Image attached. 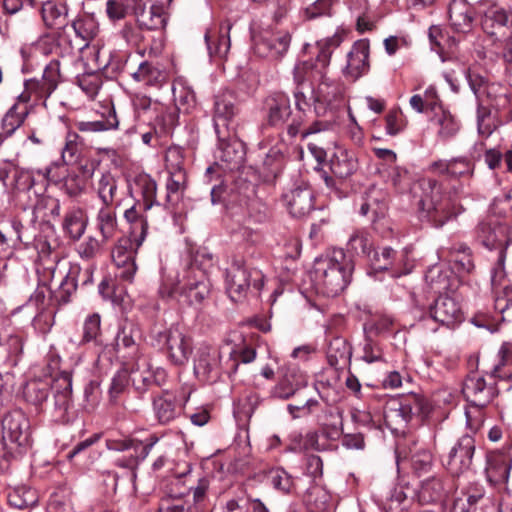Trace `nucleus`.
<instances>
[{"instance_id": "4c0bfd02", "label": "nucleus", "mask_w": 512, "mask_h": 512, "mask_svg": "<svg viewBox=\"0 0 512 512\" xmlns=\"http://www.w3.org/2000/svg\"><path fill=\"white\" fill-rule=\"evenodd\" d=\"M351 346L343 338L333 339L327 349V360L330 366L338 368L350 361Z\"/></svg>"}, {"instance_id": "f03ea898", "label": "nucleus", "mask_w": 512, "mask_h": 512, "mask_svg": "<svg viewBox=\"0 0 512 512\" xmlns=\"http://www.w3.org/2000/svg\"><path fill=\"white\" fill-rule=\"evenodd\" d=\"M353 265L342 249L318 259L315 266V281L321 293L328 297L340 294L349 284Z\"/></svg>"}, {"instance_id": "dca6fc26", "label": "nucleus", "mask_w": 512, "mask_h": 512, "mask_svg": "<svg viewBox=\"0 0 512 512\" xmlns=\"http://www.w3.org/2000/svg\"><path fill=\"white\" fill-rule=\"evenodd\" d=\"M152 0H136L128 3L133 9L140 28L146 30H158L164 28L166 17L164 7L161 4H152L149 10L146 5Z\"/></svg>"}, {"instance_id": "de8ad7c7", "label": "nucleus", "mask_w": 512, "mask_h": 512, "mask_svg": "<svg viewBox=\"0 0 512 512\" xmlns=\"http://www.w3.org/2000/svg\"><path fill=\"white\" fill-rule=\"evenodd\" d=\"M119 121L114 108L109 109L105 120L98 121H81L77 124V128L81 132H101L111 129H117Z\"/></svg>"}, {"instance_id": "5701e85b", "label": "nucleus", "mask_w": 512, "mask_h": 512, "mask_svg": "<svg viewBox=\"0 0 512 512\" xmlns=\"http://www.w3.org/2000/svg\"><path fill=\"white\" fill-rule=\"evenodd\" d=\"M92 188L97 194L102 206H119L120 190L118 180L111 172L101 173L92 183Z\"/></svg>"}, {"instance_id": "f257e3e1", "label": "nucleus", "mask_w": 512, "mask_h": 512, "mask_svg": "<svg viewBox=\"0 0 512 512\" xmlns=\"http://www.w3.org/2000/svg\"><path fill=\"white\" fill-rule=\"evenodd\" d=\"M211 283L205 272L195 265H190L182 279L179 275H166L159 287V295L163 299L183 297L190 305H200L210 294Z\"/></svg>"}, {"instance_id": "aec40b11", "label": "nucleus", "mask_w": 512, "mask_h": 512, "mask_svg": "<svg viewBox=\"0 0 512 512\" xmlns=\"http://www.w3.org/2000/svg\"><path fill=\"white\" fill-rule=\"evenodd\" d=\"M449 23L458 33L472 31L475 20V11L466 0H452L448 7Z\"/></svg>"}, {"instance_id": "09e8293b", "label": "nucleus", "mask_w": 512, "mask_h": 512, "mask_svg": "<svg viewBox=\"0 0 512 512\" xmlns=\"http://www.w3.org/2000/svg\"><path fill=\"white\" fill-rule=\"evenodd\" d=\"M9 181L8 192H30L35 184V179L30 171L19 169L15 166V170Z\"/></svg>"}, {"instance_id": "6e6552de", "label": "nucleus", "mask_w": 512, "mask_h": 512, "mask_svg": "<svg viewBox=\"0 0 512 512\" xmlns=\"http://www.w3.org/2000/svg\"><path fill=\"white\" fill-rule=\"evenodd\" d=\"M290 43L287 31L265 30L254 37V51L263 58L279 59L287 53Z\"/></svg>"}, {"instance_id": "6ab92c4d", "label": "nucleus", "mask_w": 512, "mask_h": 512, "mask_svg": "<svg viewBox=\"0 0 512 512\" xmlns=\"http://www.w3.org/2000/svg\"><path fill=\"white\" fill-rule=\"evenodd\" d=\"M220 358V352L216 348L200 347L194 363L197 376L207 381H215L220 375Z\"/></svg>"}, {"instance_id": "a211bd4d", "label": "nucleus", "mask_w": 512, "mask_h": 512, "mask_svg": "<svg viewBox=\"0 0 512 512\" xmlns=\"http://www.w3.org/2000/svg\"><path fill=\"white\" fill-rule=\"evenodd\" d=\"M318 87L315 91V113L321 115L326 108H335L342 98L340 85L326 76V70H323V76L317 78Z\"/></svg>"}, {"instance_id": "37998d69", "label": "nucleus", "mask_w": 512, "mask_h": 512, "mask_svg": "<svg viewBox=\"0 0 512 512\" xmlns=\"http://www.w3.org/2000/svg\"><path fill=\"white\" fill-rule=\"evenodd\" d=\"M77 273H79V265H71L66 275L61 279L56 294L59 303L66 304L70 301L71 295L78 286Z\"/></svg>"}, {"instance_id": "6e6d98bb", "label": "nucleus", "mask_w": 512, "mask_h": 512, "mask_svg": "<svg viewBox=\"0 0 512 512\" xmlns=\"http://www.w3.org/2000/svg\"><path fill=\"white\" fill-rule=\"evenodd\" d=\"M269 481L276 490L289 494L294 488V479L283 468L272 469L269 472Z\"/></svg>"}, {"instance_id": "052dcab7", "label": "nucleus", "mask_w": 512, "mask_h": 512, "mask_svg": "<svg viewBox=\"0 0 512 512\" xmlns=\"http://www.w3.org/2000/svg\"><path fill=\"white\" fill-rule=\"evenodd\" d=\"M425 280L435 293H442L450 289L449 277L439 267L430 268L425 275Z\"/></svg>"}, {"instance_id": "a18cd8bd", "label": "nucleus", "mask_w": 512, "mask_h": 512, "mask_svg": "<svg viewBox=\"0 0 512 512\" xmlns=\"http://www.w3.org/2000/svg\"><path fill=\"white\" fill-rule=\"evenodd\" d=\"M56 391L54 394L55 406L60 411H66L69 408L72 394V379L69 373L63 375L56 381Z\"/></svg>"}, {"instance_id": "ddd939ff", "label": "nucleus", "mask_w": 512, "mask_h": 512, "mask_svg": "<svg viewBox=\"0 0 512 512\" xmlns=\"http://www.w3.org/2000/svg\"><path fill=\"white\" fill-rule=\"evenodd\" d=\"M431 318L449 328L455 327L463 320V312L459 302L452 296L441 295L429 308Z\"/></svg>"}, {"instance_id": "bf43d9fd", "label": "nucleus", "mask_w": 512, "mask_h": 512, "mask_svg": "<svg viewBox=\"0 0 512 512\" xmlns=\"http://www.w3.org/2000/svg\"><path fill=\"white\" fill-rule=\"evenodd\" d=\"M395 256L396 252L391 247H382L373 250L368 258L375 270H387L392 266Z\"/></svg>"}, {"instance_id": "8fccbe9b", "label": "nucleus", "mask_w": 512, "mask_h": 512, "mask_svg": "<svg viewBox=\"0 0 512 512\" xmlns=\"http://www.w3.org/2000/svg\"><path fill=\"white\" fill-rule=\"evenodd\" d=\"M141 339L140 330L133 323L124 324L116 337L118 348L136 350V346Z\"/></svg>"}, {"instance_id": "e2e57ef3", "label": "nucleus", "mask_w": 512, "mask_h": 512, "mask_svg": "<svg viewBox=\"0 0 512 512\" xmlns=\"http://www.w3.org/2000/svg\"><path fill=\"white\" fill-rule=\"evenodd\" d=\"M474 173V164L467 157H454L450 159V178L471 177Z\"/></svg>"}, {"instance_id": "20e7f679", "label": "nucleus", "mask_w": 512, "mask_h": 512, "mask_svg": "<svg viewBox=\"0 0 512 512\" xmlns=\"http://www.w3.org/2000/svg\"><path fill=\"white\" fill-rule=\"evenodd\" d=\"M264 285L261 270L249 267L243 259L234 260L226 272V288L233 301H239L252 288L259 292Z\"/></svg>"}, {"instance_id": "4d7b16f0", "label": "nucleus", "mask_w": 512, "mask_h": 512, "mask_svg": "<svg viewBox=\"0 0 512 512\" xmlns=\"http://www.w3.org/2000/svg\"><path fill=\"white\" fill-rule=\"evenodd\" d=\"M168 174L166 199L168 203L174 204L179 200V195L185 188L186 176L185 172H171Z\"/></svg>"}, {"instance_id": "5fc2aeb1", "label": "nucleus", "mask_w": 512, "mask_h": 512, "mask_svg": "<svg viewBox=\"0 0 512 512\" xmlns=\"http://www.w3.org/2000/svg\"><path fill=\"white\" fill-rule=\"evenodd\" d=\"M323 449V446L319 444V436L316 432H309L305 436H295L288 447V450L292 452H303L307 450L321 451Z\"/></svg>"}, {"instance_id": "9d476101", "label": "nucleus", "mask_w": 512, "mask_h": 512, "mask_svg": "<svg viewBox=\"0 0 512 512\" xmlns=\"http://www.w3.org/2000/svg\"><path fill=\"white\" fill-rule=\"evenodd\" d=\"M481 27L488 36L502 41L512 33V11L496 4L487 7L481 18Z\"/></svg>"}, {"instance_id": "473e14b6", "label": "nucleus", "mask_w": 512, "mask_h": 512, "mask_svg": "<svg viewBox=\"0 0 512 512\" xmlns=\"http://www.w3.org/2000/svg\"><path fill=\"white\" fill-rule=\"evenodd\" d=\"M131 76L135 81L153 87H160L166 78L160 67L148 61L141 62L137 70L131 73Z\"/></svg>"}, {"instance_id": "c756f323", "label": "nucleus", "mask_w": 512, "mask_h": 512, "mask_svg": "<svg viewBox=\"0 0 512 512\" xmlns=\"http://www.w3.org/2000/svg\"><path fill=\"white\" fill-rule=\"evenodd\" d=\"M416 497L418 502L423 505L440 502L445 497V487L442 478L431 476L422 480L416 491Z\"/></svg>"}, {"instance_id": "13d9d810", "label": "nucleus", "mask_w": 512, "mask_h": 512, "mask_svg": "<svg viewBox=\"0 0 512 512\" xmlns=\"http://www.w3.org/2000/svg\"><path fill=\"white\" fill-rule=\"evenodd\" d=\"M37 249L40 259L47 264L50 262L51 265L45 267V269L49 271L51 274V281H53L58 269L60 256L57 252L53 251L50 243L45 240L38 242Z\"/></svg>"}, {"instance_id": "c03bdc74", "label": "nucleus", "mask_w": 512, "mask_h": 512, "mask_svg": "<svg viewBox=\"0 0 512 512\" xmlns=\"http://www.w3.org/2000/svg\"><path fill=\"white\" fill-rule=\"evenodd\" d=\"M135 188L143 199V207L149 210L156 203V182L147 174H139L134 180Z\"/></svg>"}, {"instance_id": "a19ab883", "label": "nucleus", "mask_w": 512, "mask_h": 512, "mask_svg": "<svg viewBox=\"0 0 512 512\" xmlns=\"http://www.w3.org/2000/svg\"><path fill=\"white\" fill-rule=\"evenodd\" d=\"M450 258L453 268L457 273L463 275L473 271L474 262L471 250L467 246L461 244L458 247H452L450 249Z\"/></svg>"}, {"instance_id": "393cba45", "label": "nucleus", "mask_w": 512, "mask_h": 512, "mask_svg": "<svg viewBox=\"0 0 512 512\" xmlns=\"http://www.w3.org/2000/svg\"><path fill=\"white\" fill-rule=\"evenodd\" d=\"M284 198L293 217H305L314 209L313 192L307 187L295 188L286 193Z\"/></svg>"}, {"instance_id": "7c9ffc66", "label": "nucleus", "mask_w": 512, "mask_h": 512, "mask_svg": "<svg viewBox=\"0 0 512 512\" xmlns=\"http://www.w3.org/2000/svg\"><path fill=\"white\" fill-rule=\"evenodd\" d=\"M41 15L45 26L49 29L61 30L68 23V9L64 3L53 1L43 3Z\"/></svg>"}, {"instance_id": "3c124183", "label": "nucleus", "mask_w": 512, "mask_h": 512, "mask_svg": "<svg viewBox=\"0 0 512 512\" xmlns=\"http://www.w3.org/2000/svg\"><path fill=\"white\" fill-rule=\"evenodd\" d=\"M500 360L491 372V377L510 379L512 377V351L503 345L499 350Z\"/></svg>"}, {"instance_id": "49530a36", "label": "nucleus", "mask_w": 512, "mask_h": 512, "mask_svg": "<svg viewBox=\"0 0 512 512\" xmlns=\"http://www.w3.org/2000/svg\"><path fill=\"white\" fill-rule=\"evenodd\" d=\"M348 250L356 255L370 257L372 253V239L365 230H356L347 243Z\"/></svg>"}, {"instance_id": "69168bd1", "label": "nucleus", "mask_w": 512, "mask_h": 512, "mask_svg": "<svg viewBox=\"0 0 512 512\" xmlns=\"http://www.w3.org/2000/svg\"><path fill=\"white\" fill-rule=\"evenodd\" d=\"M316 65V60L315 62L302 61L297 63L293 69L295 82L299 85L308 78L317 80V78L320 76V73L317 71Z\"/></svg>"}, {"instance_id": "2f4dec72", "label": "nucleus", "mask_w": 512, "mask_h": 512, "mask_svg": "<svg viewBox=\"0 0 512 512\" xmlns=\"http://www.w3.org/2000/svg\"><path fill=\"white\" fill-rule=\"evenodd\" d=\"M20 98L23 102L14 104L2 119L1 130L4 131L5 136H12V134L23 124L26 116L28 115L26 102L28 101L29 96L22 94Z\"/></svg>"}, {"instance_id": "c85d7f7f", "label": "nucleus", "mask_w": 512, "mask_h": 512, "mask_svg": "<svg viewBox=\"0 0 512 512\" xmlns=\"http://www.w3.org/2000/svg\"><path fill=\"white\" fill-rule=\"evenodd\" d=\"M231 24L228 22L222 23L216 30H208L205 34V41L209 54L219 57H225L230 49L229 32Z\"/></svg>"}, {"instance_id": "4468645a", "label": "nucleus", "mask_w": 512, "mask_h": 512, "mask_svg": "<svg viewBox=\"0 0 512 512\" xmlns=\"http://www.w3.org/2000/svg\"><path fill=\"white\" fill-rule=\"evenodd\" d=\"M369 54L370 44L367 39L354 42L347 53V63L343 68V74L352 80H357L367 74L370 69Z\"/></svg>"}, {"instance_id": "412c9836", "label": "nucleus", "mask_w": 512, "mask_h": 512, "mask_svg": "<svg viewBox=\"0 0 512 512\" xmlns=\"http://www.w3.org/2000/svg\"><path fill=\"white\" fill-rule=\"evenodd\" d=\"M137 248L130 237L129 240H121L112 250L113 262L118 268L122 269L118 276L123 280L129 281L135 274L134 250Z\"/></svg>"}, {"instance_id": "603ef678", "label": "nucleus", "mask_w": 512, "mask_h": 512, "mask_svg": "<svg viewBox=\"0 0 512 512\" xmlns=\"http://www.w3.org/2000/svg\"><path fill=\"white\" fill-rule=\"evenodd\" d=\"M49 395V384L43 381H31L24 389L26 400L34 405L42 404Z\"/></svg>"}, {"instance_id": "79ce46f5", "label": "nucleus", "mask_w": 512, "mask_h": 512, "mask_svg": "<svg viewBox=\"0 0 512 512\" xmlns=\"http://www.w3.org/2000/svg\"><path fill=\"white\" fill-rule=\"evenodd\" d=\"M295 106L297 113L293 114L291 123L288 125L287 133L291 137H295L300 132V127L305 123V112L310 107V104L302 91L298 88L294 92Z\"/></svg>"}, {"instance_id": "bb28decb", "label": "nucleus", "mask_w": 512, "mask_h": 512, "mask_svg": "<svg viewBox=\"0 0 512 512\" xmlns=\"http://www.w3.org/2000/svg\"><path fill=\"white\" fill-rule=\"evenodd\" d=\"M332 174L340 179L350 177L358 168L355 154L343 148H337L329 160Z\"/></svg>"}, {"instance_id": "f704fd0d", "label": "nucleus", "mask_w": 512, "mask_h": 512, "mask_svg": "<svg viewBox=\"0 0 512 512\" xmlns=\"http://www.w3.org/2000/svg\"><path fill=\"white\" fill-rule=\"evenodd\" d=\"M132 385L139 392H145L155 383V373L146 359H140L130 373Z\"/></svg>"}, {"instance_id": "f8f14e48", "label": "nucleus", "mask_w": 512, "mask_h": 512, "mask_svg": "<svg viewBox=\"0 0 512 512\" xmlns=\"http://www.w3.org/2000/svg\"><path fill=\"white\" fill-rule=\"evenodd\" d=\"M465 399L474 406L486 407L498 395L496 382H487L483 376L469 375L462 389Z\"/></svg>"}, {"instance_id": "a878e982", "label": "nucleus", "mask_w": 512, "mask_h": 512, "mask_svg": "<svg viewBox=\"0 0 512 512\" xmlns=\"http://www.w3.org/2000/svg\"><path fill=\"white\" fill-rule=\"evenodd\" d=\"M235 98L232 93L216 96L214 103V128L217 135L222 129H227L230 120L236 115Z\"/></svg>"}, {"instance_id": "0e129e2a", "label": "nucleus", "mask_w": 512, "mask_h": 512, "mask_svg": "<svg viewBox=\"0 0 512 512\" xmlns=\"http://www.w3.org/2000/svg\"><path fill=\"white\" fill-rule=\"evenodd\" d=\"M101 319L99 314L89 315L83 324L82 342H97L101 332Z\"/></svg>"}, {"instance_id": "c9c22d12", "label": "nucleus", "mask_w": 512, "mask_h": 512, "mask_svg": "<svg viewBox=\"0 0 512 512\" xmlns=\"http://www.w3.org/2000/svg\"><path fill=\"white\" fill-rule=\"evenodd\" d=\"M218 136V158L228 164L240 163L243 159V151L241 143L227 139L224 131H220Z\"/></svg>"}, {"instance_id": "cd10ccee", "label": "nucleus", "mask_w": 512, "mask_h": 512, "mask_svg": "<svg viewBox=\"0 0 512 512\" xmlns=\"http://www.w3.org/2000/svg\"><path fill=\"white\" fill-rule=\"evenodd\" d=\"M345 33L343 30H337L332 36L325 37L316 42L318 53L316 56V69L323 76V70H327L330 65L331 56L343 42Z\"/></svg>"}, {"instance_id": "58836bf2", "label": "nucleus", "mask_w": 512, "mask_h": 512, "mask_svg": "<svg viewBox=\"0 0 512 512\" xmlns=\"http://www.w3.org/2000/svg\"><path fill=\"white\" fill-rule=\"evenodd\" d=\"M87 225L84 211L74 208L66 213L63 221V229L73 240H78L85 232Z\"/></svg>"}, {"instance_id": "f3484780", "label": "nucleus", "mask_w": 512, "mask_h": 512, "mask_svg": "<svg viewBox=\"0 0 512 512\" xmlns=\"http://www.w3.org/2000/svg\"><path fill=\"white\" fill-rule=\"evenodd\" d=\"M169 359L175 365L185 364L192 352V344L178 327H171L162 335Z\"/></svg>"}, {"instance_id": "1a4fd4ad", "label": "nucleus", "mask_w": 512, "mask_h": 512, "mask_svg": "<svg viewBox=\"0 0 512 512\" xmlns=\"http://www.w3.org/2000/svg\"><path fill=\"white\" fill-rule=\"evenodd\" d=\"M477 236L481 243L488 249H498L497 259L498 268L495 270L494 278L498 274V269H502L505 261V250L508 244L507 227L499 222L483 221L477 227Z\"/></svg>"}, {"instance_id": "0eeeda50", "label": "nucleus", "mask_w": 512, "mask_h": 512, "mask_svg": "<svg viewBox=\"0 0 512 512\" xmlns=\"http://www.w3.org/2000/svg\"><path fill=\"white\" fill-rule=\"evenodd\" d=\"M423 410V400L411 395L400 401L391 403L384 412L386 425L395 432L404 431L413 417L418 416Z\"/></svg>"}, {"instance_id": "b1692460", "label": "nucleus", "mask_w": 512, "mask_h": 512, "mask_svg": "<svg viewBox=\"0 0 512 512\" xmlns=\"http://www.w3.org/2000/svg\"><path fill=\"white\" fill-rule=\"evenodd\" d=\"M511 467L512 458L509 454L499 451L489 453L485 468L487 480L494 485L506 483Z\"/></svg>"}, {"instance_id": "338daca9", "label": "nucleus", "mask_w": 512, "mask_h": 512, "mask_svg": "<svg viewBox=\"0 0 512 512\" xmlns=\"http://www.w3.org/2000/svg\"><path fill=\"white\" fill-rule=\"evenodd\" d=\"M61 189L69 197H78L85 190V180L75 173H70L63 179Z\"/></svg>"}, {"instance_id": "423d86ee", "label": "nucleus", "mask_w": 512, "mask_h": 512, "mask_svg": "<svg viewBox=\"0 0 512 512\" xmlns=\"http://www.w3.org/2000/svg\"><path fill=\"white\" fill-rule=\"evenodd\" d=\"M475 450V439L470 435H463L454 443L444 459L451 476L460 477L472 470Z\"/></svg>"}, {"instance_id": "39448f33", "label": "nucleus", "mask_w": 512, "mask_h": 512, "mask_svg": "<svg viewBox=\"0 0 512 512\" xmlns=\"http://www.w3.org/2000/svg\"><path fill=\"white\" fill-rule=\"evenodd\" d=\"M2 441L14 452L23 454L31 446L30 422L21 409L7 412L2 418Z\"/></svg>"}, {"instance_id": "680f3d73", "label": "nucleus", "mask_w": 512, "mask_h": 512, "mask_svg": "<svg viewBox=\"0 0 512 512\" xmlns=\"http://www.w3.org/2000/svg\"><path fill=\"white\" fill-rule=\"evenodd\" d=\"M361 359L368 364L384 361L383 351L379 343L367 334H365Z\"/></svg>"}, {"instance_id": "864d4df0", "label": "nucleus", "mask_w": 512, "mask_h": 512, "mask_svg": "<svg viewBox=\"0 0 512 512\" xmlns=\"http://www.w3.org/2000/svg\"><path fill=\"white\" fill-rule=\"evenodd\" d=\"M305 385V379L300 375L295 380H290L289 375L275 386L272 395L279 399H288L293 396L302 386Z\"/></svg>"}, {"instance_id": "7ed1b4c3", "label": "nucleus", "mask_w": 512, "mask_h": 512, "mask_svg": "<svg viewBox=\"0 0 512 512\" xmlns=\"http://www.w3.org/2000/svg\"><path fill=\"white\" fill-rule=\"evenodd\" d=\"M417 185L421 191L419 200L421 212L434 227H442L457 215L456 204L450 196L443 193L441 182L434 178L424 177L418 181Z\"/></svg>"}, {"instance_id": "72a5a7b5", "label": "nucleus", "mask_w": 512, "mask_h": 512, "mask_svg": "<svg viewBox=\"0 0 512 512\" xmlns=\"http://www.w3.org/2000/svg\"><path fill=\"white\" fill-rule=\"evenodd\" d=\"M125 219L131 224L130 237L136 247H140L147 235V217L140 214L136 206H132L124 213Z\"/></svg>"}, {"instance_id": "ea45409f", "label": "nucleus", "mask_w": 512, "mask_h": 512, "mask_svg": "<svg viewBox=\"0 0 512 512\" xmlns=\"http://www.w3.org/2000/svg\"><path fill=\"white\" fill-rule=\"evenodd\" d=\"M116 206H101L97 214V227L104 240L112 238L117 231Z\"/></svg>"}, {"instance_id": "774afa93", "label": "nucleus", "mask_w": 512, "mask_h": 512, "mask_svg": "<svg viewBox=\"0 0 512 512\" xmlns=\"http://www.w3.org/2000/svg\"><path fill=\"white\" fill-rule=\"evenodd\" d=\"M183 162V151L179 146H171L166 150L165 164L168 173L184 172Z\"/></svg>"}, {"instance_id": "e433bc0d", "label": "nucleus", "mask_w": 512, "mask_h": 512, "mask_svg": "<svg viewBox=\"0 0 512 512\" xmlns=\"http://www.w3.org/2000/svg\"><path fill=\"white\" fill-rule=\"evenodd\" d=\"M432 123L438 127L437 135L442 140H448L454 137L460 130L459 121L446 110H440L435 113Z\"/></svg>"}, {"instance_id": "4be33fe9", "label": "nucleus", "mask_w": 512, "mask_h": 512, "mask_svg": "<svg viewBox=\"0 0 512 512\" xmlns=\"http://www.w3.org/2000/svg\"><path fill=\"white\" fill-rule=\"evenodd\" d=\"M60 78V64L56 60L50 61L45 67L42 78L26 82V90L34 92L38 98H48L56 89Z\"/></svg>"}, {"instance_id": "9b49d317", "label": "nucleus", "mask_w": 512, "mask_h": 512, "mask_svg": "<svg viewBox=\"0 0 512 512\" xmlns=\"http://www.w3.org/2000/svg\"><path fill=\"white\" fill-rule=\"evenodd\" d=\"M262 111L267 126L281 128L294 116L290 98L283 92L269 94L263 101Z\"/></svg>"}, {"instance_id": "2eb2a0df", "label": "nucleus", "mask_w": 512, "mask_h": 512, "mask_svg": "<svg viewBox=\"0 0 512 512\" xmlns=\"http://www.w3.org/2000/svg\"><path fill=\"white\" fill-rule=\"evenodd\" d=\"M152 410L158 423L166 425L179 417L182 404L175 392L163 390L152 396Z\"/></svg>"}]
</instances>
